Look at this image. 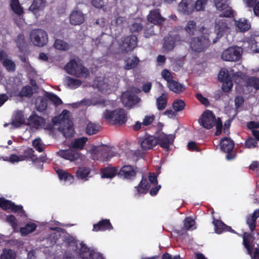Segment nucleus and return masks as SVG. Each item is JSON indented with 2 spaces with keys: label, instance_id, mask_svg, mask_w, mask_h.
<instances>
[{
  "label": "nucleus",
  "instance_id": "obj_63",
  "mask_svg": "<svg viewBox=\"0 0 259 259\" xmlns=\"http://www.w3.org/2000/svg\"><path fill=\"white\" fill-rule=\"evenodd\" d=\"M32 94V90L30 87H25L22 88L20 93L21 96H28Z\"/></svg>",
  "mask_w": 259,
  "mask_h": 259
},
{
  "label": "nucleus",
  "instance_id": "obj_15",
  "mask_svg": "<svg viewBox=\"0 0 259 259\" xmlns=\"http://www.w3.org/2000/svg\"><path fill=\"white\" fill-rule=\"evenodd\" d=\"M0 207L7 211L18 212L21 216L24 214L22 206L15 205L11 201L3 198H0Z\"/></svg>",
  "mask_w": 259,
  "mask_h": 259
},
{
  "label": "nucleus",
  "instance_id": "obj_10",
  "mask_svg": "<svg viewBox=\"0 0 259 259\" xmlns=\"http://www.w3.org/2000/svg\"><path fill=\"white\" fill-rule=\"evenodd\" d=\"M242 52L243 50L241 47H229L223 52L221 58L226 61H237L241 58Z\"/></svg>",
  "mask_w": 259,
  "mask_h": 259
},
{
  "label": "nucleus",
  "instance_id": "obj_45",
  "mask_svg": "<svg viewBox=\"0 0 259 259\" xmlns=\"http://www.w3.org/2000/svg\"><path fill=\"white\" fill-rule=\"evenodd\" d=\"M55 49L61 51H67L69 49L70 46L63 40L57 39L54 44Z\"/></svg>",
  "mask_w": 259,
  "mask_h": 259
},
{
  "label": "nucleus",
  "instance_id": "obj_18",
  "mask_svg": "<svg viewBox=\"0 0 259 259\" xmlns=\"http://www.w3.org/2000/svg\"><path fill=\"white\" fill-rule=\"evenodd\" d=\"M136 168L131 165H124L118 170V175L124 179L128 180H134L136 176Z\"/></svg>",
  "mask_w": 259,
  "mask_h": 259
},
{
  "label": "nucleus",
  "instance_id": "obj_1",
  "mask_svg": "<svg viewBox=\"0 0 259 259\" xmlns=\"http://www.w3.org/2000/svg\"><path fill=\"white\" fill-rule=\"evenodd\" d=\"M214 6L220 13L215 20L214 31L217 35L215 38L221 37L229 29V21L225 17L228 18L233 16V11L229 6V0H213Z\"/></svg>",
  "mask_w": 259,
  "mask_h": 259
},
{
  "label": "nucleus",
  "instance_id": "obj_36",
  "mask_svg": "<svg viewBox=\"0 0 259 259\" xmlns=\"http://www.w3.org/2000/svg\"><path fill=\"white\" fill-rule=\"evenodd\" d=\"M167 84L170 90L177 94L182 92L185 89V87L183 84L173 79Z\"/></svg>",
  "mask_w": 259,
  "mask_h": 259
},
{
  "label": "nucleus",
  "instance_id": "obj_20",
  "mask_svg": "<svg viewBox=\"0 0 259 259\" xmlns=\"http://www.w3.org/2000/svg\"><path fill=\"white\" fill-rule=\"evenodd\" d=\"M220 145L222 150L228 153L226 155V158L228 160L233 159L234 156L230 154L229 152L231 151L234 148V142L230 138H225L221 140Z\"/></svg>",
  "mask_w": 259,
  "mask_h": 259
},
{
  "label": "nucleus",
  "instance_id": "obj_6",
  "mask_svg": "<svg viewBox=\"0 0 259 259\" xmlns=\"http://www.w3.org/2000/svg\"><path fill=\"white\" fill-rule=\"evenodd\" d=\"M119 80V78L115 75L108 77H98L92 85L101 92L108 94L116 90Z\"/></svg>",
  "mask_w": 259,
  "mask_h": 259
},
{
  "label": "nucleus",
  "instance_id": "obj_28",
  "mask_svg": "<svg viewBox=\"0 0 259 259\" xmlns=\"http://www.w3.org/2000/svg\"><path fill=\"white\" fill-rule=\"evenodd\" d=\"M180 41L179 36L166 37L164 39L163 47L165 51H171L174 48L175 45L180 44Z\"/></svg>",
  "mask_w": 259,
  "mask_h": 259
},
{
  "label": "nucleus",
  "instance_id": "obj_57",
  "mask_svg": "<svg viewBox=\"0 0 259 259\" xmlns=\"http://www.w3.org/2000/svg\"><path fill=\"white\" fill-rule=\"evenodd\" d=\"M142 29V25L141 24V20L138 19L134 22L131 27V31L132 32H138Z\"/></svg>",
  "mask_w": 259,
  "mask_h": 259
},
{
  "label": "nucleus",
  "instance_id": "obj_43",
  "mask_svg": "<svg viewBox=\"0 0 259 259\" xmlns=\"http://www.w3.org/2000/svg\"><path fill=\"white\" fill-rule=\"evenodd\" d=\"M184 30L189 35H193L196 31V23L193 20H190L186 23Z\"/></svg>",
  "mask_w": 259,
  "mask_h": 259
},
{
  "label": "nucleus",
  "instance_id": "obj_54",
  "mask_svg": "<svg viewBox=\"0 0 259 259\" xmlns=\"http://www.w3.org/2000/svg\"><path fill=\"white\" fill-rule=\"evenodd\" d=\"M207 3V0H197L194 3V10H196L197 11L203 10Z\"/></svg>",
  "mask_w": 259,
  "mask_h": 259
},
{
  "label": "nucleus",
  "instance_id": "obj_26",
  "mask_svg": "<svg viewBox=\"0 0 259 259\" xmlns=\"http://www.w3.org/2000/svg\"><path fill=\"white\" fill-rule=\"evenodd\" d=\"M45 123L44 119L36 115H32L28 119V124L35 129L44 127Z\"/></svg>",
  "mask_w": 259,
  "mask_h": 259
},
{
  "label": "nucleus",
  "instance_id": "obj_32",
  "mask_svg": "<svg viewBox=\"0 0 259 259\" xmlns=\"http://www.w3.org/2000/svg\"><path fill=\"white\" fill-rule=\"evenodd\" d=\"M56 171L60 180L63 181L65 185H70L73 182V176L67 172L60 169H56Z\"/></svg>",
  "mask_w": 259,
  "mask_h": 259
},
{
  "label": "nucleus",
  "instance_id": "obj_21",
  "mask_svg": "<svg viewBox=\"0 0 259 259\" xmlns=\"http://www.w3.org/2000/svg\"><path fill=\"white\" fill-rule=\"evenodd\" d=\"M178 10L184 14H191L194 10V2L193 0H182L178 5Z\"/></svg>",
  "mask_w": 259,
  "mask_h": 259
},
{
  "label": "nucleus",
  "instance_id": "obj_2",
  "mask_svg": "<svg viewBox=\"0 0 259 259\" xmlns=\"http://www.w3.org/2000/svg\"><path fill=\"white\" fill-rule=\"evenodd\" d=\"M200 31L202 33L201 37H193L190 42V46L192 51L194 52L200 53L205 51L212 41L215 43L217 39L212 38V33L204 27H201Z\"/></svg>",
  "mask_w": 259,
  "mask_h": 259
},
{
  "label": "nucleus",
  "instance_id": "obj_12",
  "mask_svg": "<svg viewBox=\"0 0 259 259\" xmlns=\"http://www.w3.org/2000/svg\"><path fill=\"white\" fill-rule=\"evenodd\" d=\"M79 254L82 259H105L100 252L91 250L82 243H79Z\"/></svg>",
  "mask_w": 259,
  "mask_h": 259
},
{
  "label": "nucleus",
  "instance_id": "obj_59",
  "mask_svg": "<svg viewBox=\"0 0 259 259\" xmlns=\"http://www.w3.org/2000/svg\"><path fill=\"white\" fill-rule=\"evenodd\" d=\"M7 221L10 224L12 228L14 229V231H17V223L15 217L13 215H8L6 218Z\"/></svg>",
  "mask_w": 259,
  "mask_h": 259
},
{
  "label": "nucleus",
  "instance_id": "obj_51",
  "mask_svg": "<svg viewBox=\"0 0 259 259\" xmlns=\"http://www.w3.org/2000/svg\"><path fill=\"white\" fill-rule=\"evenodd\" d=\"M32 144L34 148L39 152H42L45 148V145L39 138L34 139L33 141Z\"/></svg>",
  "mask_w": 259,
  "mask_h": 259
},
{
  "label": "nucleus",
  "instance_id": "obj_24",
  "mask_svg": "<svg viewBox=\"0 0 259 259\" xmlns=\"http://www.w3.org/2000/svg\"><path fill=\"white\" fill-rule=\"evenodd\" d=\"M24 117L22 111H17L14 115L11 123H5L4 126L6 127L10 125L11 129L20 127L24 123Z\"/></svg>",
  "mask_w": 259,
  "mask_h": 259
},
{
  "label": "nucleus",
  "instance_id": "obj_5",
  "mask_svg": "<svg viewBox=\"0 0 259 259\" xmlns=\"http://www.w3.org/2000/svg\"><path fill=\"white\" fill-rule=\"evenodd\" d=\"M88 139L85 137H81L75 139L69 144L70 149L67 150H61L57 153L61 157L73 161L80 158H82L81 155L78 151L72 150L71 148L75 149H82L84 147Z\"/></svg>",
  "mask_w": 259,
  "mask_h": 259
},
{
  "label": "nucleus",
  "instance_id": "obj_35",
  "mask_svg": "<svg viewBox=\"0 0 259 259\" xmlns=\"http://www.w3.org/2000/svg\"><path fill=\"white\" fill-rule=\"evenodd\" d=\"M64 83L71 89H75L79 87L82 83L79 79L74 78L70 76H66L64 79Z\"/></svg>",
  "mask_w": 259,
  "mask_h": 259
},
{
  "label": "nucleus",
  "instance_id": "obj_40",
  "mask_svg": "<svg viewBox=\"0 0 259 259\" xmlns=\"http://www.w3.org/2000/svg\"><path fill=\"white\" fill-rule=\"evenodd\" d=\"M16 253L11 249L5 248L0 255V259H16Z\"/></svg>",
  "mask_w": 259,
  "mask_h": 259
},
{
  "label": "nucleus",
  "instance_id": "obj_55",
  "mask_svg": "<svg viewBox=\"0 0 259 259\" xmlns=\"http://www.w3.org/2000/svg\"><path fill=\"white\" fill-rule=\"evenodd\" d=\"M15 41L17 44L18 47L20 50L22 49V48L26 45V41L24 38V36L22 34H20L17 36Z\"/></svg>",
  "mask_w": 259,
  "mask_h": 259
},
{
  "label": "nucleus",
  "instance_id": "obj_58",
  "mask_svg": "<svg viewBox=\"0 0 259 259\" xmlns=\"http://www.w3.org/2000/svg\"><path fill=\"white\" fill-rule=\"evenodd\" d=\"M126 19L123 17H118L111 22V26H117L119 27H122V25L125 23Z\"/></svg>",
  "mask_w": 259,
  "mask_h": 259
},
{
  "label": "nucleus",
  "instance_id": "obj_4",
  "mask_svg": "<svg viewBox=\"0 0 259 259\" xmlns=\"http://www.w3.org/2000/svg\"><path fill=\"white\" fill-rule=\"evenodd\" d=\"M157 184V176L154 173H150L148 179L143 178L139 185L135 187V195L140 196L141 194L146 193L148 190L151 188L150 194L151 196H155L161 188V185Z\"/></svg>",
  "mask_w": 259,
  "mask_h": 259
},
{
  "label": "nucleus",
  "instance_id": "obj_25",
  "mask_svg": "<svg viewBox=\"0 0 259 259\" xmlns=\"http://www.w3.org/2000/svg\"><path fill=\"white\" fill-rule=\"evenodd\" d=\"M0 61L8 71L15 70L16 67L15 63L4 51L0 52Z\"/></svg>",
  "mask_w": 259,
  "mask_h": 259
},
{
  "label": "nucleus",
  "instance_id": "obj_42",
  "mask_svg": "<svg viewBox=\"0 0 259 259\" xmlns=\"http://www.w3.org/2000/svg\"><path fill=\"white\" fill-rule=\"evenodd\" d=\"M139 62V60L137 57H131L125 60L124 68L126 70H130L134 68L137 66Z\"/></svg>",
  "mask_w": 259,
  "mask_h": 259
},
{
  "label": "nucleus",
  "instance_id": "obj_17",
  "mask_svg": "<svg viewBox=\"0 0 259 259\" xmlns=\"http://www.w3.org/2000/svg\"><path fill=\"white\" fill-rule=\"evenodd\" d=\"M138 142L143 150H147L156 146L157 141L155 137L146 135L140 138Z\"/></svg>",
  "mask_w": 259,
  "mask_h": 259
},
{
  "label": "nucleus",
  "instance_id": "obj_33",
  "mask_svg": "<svg viewBox=\"0 0 259 259\" xmlns=\"http://www.w3.org/2000/svg\"><path fill=\"white\" fill-rule=\"evenodd\" d=\"M245 88L247 89V92H252L253 89L256 91L259 89V78L255 77H249L246 82Z\"/></svg>",
  "mask_w": 259,
  "mask_h": 259
},
{
  "label": "nucleus",
  "instance_id": "obj_38",
  "mask_svg": "<svg viewBox=\"0 0 259 259\" xmlns=\"http://www.w3.org/2000/svg\"><path fill=\"white\" fill-rule=\"evenodd\" d=\"M10 7L13 12L17 15L20 16L23 14V8L18 0H11Z\"/></svg>",
  "mask_w": 259,
  "mask_h": 259
},
{
  "label": "nucleus",
  "instance_id": "obj_14",
  "mask_svg": "<svg viewBox=\"0 0 259 259\" xmlns=\"http://www.w3.org/2000/svg\"><path fill=\"white\" fill-rule=\"evenodd\" d=\"M155 138L157 141L156 145H160L165 149H168L170 145L172 144L175 136L174 135H166L163 132H159Z\"/></svg>",
  "mask_w": 259,
  "mask_h": 259
},
{
  "label": "nucleus",
  "instance_id": "obj_7",
  "mask_svg": "<svg viewBox=\"0 0 259 259\" xmlns=\"http://www.w3.org/2000/svg\"><path fill=\"white\" fill-rule=\"evenodd\" d=\"M103 118L110 123L121 125L126 123L127 116L124 109L119 108L113 111L105 110Z\"/></svg>",
  "mask_w": 259,
  "mask_h": 259
},
{
  "label": "nucleus",
  "instance_id": "obj_37",
  "mask_svg": "<svg viewBox=\"0 0 259 259\" xmlns=\"http://www.w3.org/2000/svg\"><path fill=\"white\" fill-rule=\"evenodd\" d=\"M90 171L91 169L90 168L81 167L76 171V176L78 179L85 181L88 180Z\"/></svg>",
  "mask_w": 259,
  "mask_h": 259
},
{
  "label": "nucleus",
  "instance_id": "obj_41",
  "mask_svg": "<svg viewBox=\"0 0 259 259\" xmlns=\"http://www.w3.org/2000/svg\"><path fill=\"white\" fill-rule=\"evenodd\" d=\"M167 96L165 94H162L156 99V106L159 110H163L167 105Z\"/></svg>",
  "mask_w": 259,
  "mask_h": 259
},
{
  "label": "nucleus",
  "instance_id": "obj_19",
  "mask_svg": "<svg viewBox=\"0 0 259 259\" xmlns=\"http://www.w3.org/2000/svg\"><path fill=\"white\" fill-rule=\"evenodd\" d=\"M137 44V38L135 35L126 37L122 45H119V48L122 51H130L133 50Z\"/></svg>",
  "mask_w": 259,
  "mask_h": 259
},
{
  "label": "nucleus",
  "instance_id": "obj_47",
  "mask_svg": "<svg viewBox=\"0 0 259 259\" xmlns=\"http://www.w3.org/2000/svg\"><path fill=\"white\" fill-rule=\"evenodd\" d=\"M257 41L258 39L252 36L250 37L248 39V44L251 52L259 53V47L257 46Z\"/></svg>",
  "mask_w": 259,
  "mask_h": 259
},
{
  "label": "nucleus",
  "instance_id": "obj_60",
  "mask_svg": "<svg viewBox=\"0 0 259 259\" xmlns=\"http://www.w3.org/2000/svg\"><path fill=\"white\" fill-rule=\"evenodd\" d=\"M222 82L223 83L222 85V89L223 91L227 92L231 90L233 87L232 79H229L228 80L223 81Z\"/></svg>",
  "mask_w": 259,
  "mask_h": 259
},
{
  "label": "nucleus",
  "instance_id": "obj_9",
  "mask_svg": "<svg viewBox=\"0 0 259 259\" xmlns=\"http://www.w3.org/2000/svg\"><path fill=\"white\" fill-rule=\"evenodd\" d=\"M90 152L94 160L101 161H107L116 155L111 149L106 146H93Z\"/></svg>",
  "mask_w": 259,
  "mask_h": 259
},
{
  "label": "nucleus",
  "instance_id": "obj_61",
  "mask_svg": "<svg viewBox=\"0 0 259 259\" xmlns=\"http://www.w3.org/2000/svg\"><path fill=\"white\" fill-rule=\"evenodd\" d=\"M161 76L167 81V84L172 80V76L167 69H164L161 72Z\"/></svg>",
  "mask_w": 259,
  "mask_h": 259
},
{
  "label": "nucleus",
  "instance_id": "obj_39",
  "mask_svg": "<svg viewBox=\"0 0 259 259\" xmlns=\"http://www.w3.org/2000/svg\"><path fill=\"white\" fill-rule=\"evenodd\" d=\"M36 227L37 226L35 223L30 222L27 224L24 227L21 228L20 232L22 236H26L35 230Z\"/></svg>",
  "mask_w": 259,
  "mask_h": 259
},
{
  "label": "nucleus",
  "instance_id": "obj_49",
  "mask_svg": "<svg viewBox=\"0 0 259 259\" xmlns=\"http://www.w3.org/2000/svg\"><path fill=\"white\" fill-rule=\"evenodd\" d=\"M26 158V156L24 155H17L16 154H12L9 157H6L4 160L5 161H9L13 163L15 162H18L20 161H24Z\"/></svg>",
  "mask_w": 259,
  "mask_h": 259
},
{
  "label": "nucleus",
  "instance_id": "obj_31",
  "mask_svg": "<svg viewBox=\"0 0 259 259\" xmlns=\"http://www.w3.org/2000/svg\"><path fill=\"white\" fill-rule=\"evenodd\" d=\"M112 229V226L109 220L105 219L100 221L98 223L94 224L93 231H104Z\"/></svg>",
  "mask_w": 259,
  "mask_h": 259
},
{
  "label": "nucleus",
  "instance_id": "obj_30",
  "mask_svg": "<svg viewBox=\"0 0 259 259\" xmlns=\"http://www.w3.org/2000/svg\"><path fill=\"white\" fill-rule=\"evenodd\" d=\"M235 26L236 29L240 32H245L248 30L251 27L250 22L245 18H241L235 20Z\"/></svg>",
  "mask_w": 259,
  "mask_h": 259
},
{
  "label": "nucleus",
  "instance_id": "obj_23",
  "mask_svg": "<svg viewBox=\"0 0 259 259\" xmlns=\"http://www.w3.org/2000/svg\"><path fill=\"white\" fill-rule=\"evenodd\" d=\"M46 0H33L29 10L36 17L40 15L46 6Z\"/></svg>",
  "mask_w": 259,
  "mask_h": 259
},
{
  "label": "nucleus",
  "instance_id": "obj_11",
  "mask_svg": "<svg viewBox=\"0 0 259 259\" xmlns=\"http://www.w3.org/2000/svg\"><path fill=\"white\" fill-rule=\"evenodd\" d=\"M30 38L33 45L39 47L46 45L48 40L47 33L42 29H34L32 31Z\"/></svg>",
  "mask_w": 259,
  "mask_h": 259
},
{
  "label": "nucleus",
  "instance_id": "obj_50",
  "mask_svg": "<svg viewBox=\"0 0 259 259\" xmlns=\"http://www.w3.org/2000/svg\"><path fill=\"white\" fill-rule=\"evenodd\" d=\"M36 106L38 111H42L46 109L47 104L46 99L42 97H39L36 101Z\"/></svg>",
  "mask_w": 259,
  "mask_h": 259
},
{
  "label": "nucleus",
  "instance_id": "obj_44",
  "mask_svg": "<svg viewBox=\"0 0 259 259\" xmlns=\"http://www.w3.org/2000/svg\"><path fill=\"white\" fill-rule=\"evenodd\" d=\"M100 126L98 124L89 121L87 125L86 133L88 135H93L99 131Z\"/></svg>",
  "mask_w": 259,
  "mask_h": 259
},
{
  "label": "nucleus",
  "instance_id": "obj_48",
  "mask_svg": "<svg viewBox=\"0 0 259 259\" xmlns=\"http://www.w3.org/2000/svg\"><path fill=\"white\" fill-rule=\"evenodd\" d=\"M184 226L187 230H194L196 228L195 220L191 217H188L185 219Z\"/></svg>",
  "mask_w": 259,
  "mask_h": 259
},
{
  "label": "nucleus",
  "instance_id": "obj_34",
  "mask_svg": "<svg viewBox=\"0 0 259 259\" xmlns=\"http://www.w3.org/2000/svg\"><path fill=\"white\" fill-rule=\"evenodd\" d=\"M118 169L116 167H108L102 169L101 170V177L103 178H113L115 175L118 174Z\"/></svg>",
  "mask_w": 259,
  "mask_h": 259
},
{
  "label": "nucleus",
  "instance_id": "obj_53",
  "mask_svg": "<svg viewBox=\"0 0 259 259\" xmlns=\"http://www.w3.org/2000/svg\"><path fill=\"white\" fill-rule=\"evenodd\" d=\"M257 142L252 137L248 138L245 142V147L247 148L252 149L256 147Z\"/></svg>",
  "mask_w": 259,
  "mask_h": 259
},
{
  "label": "nucleus",
  "instance_id": "obj_62",
  "mask_svg": "<svg viewBox=\"0 0 259 259\" xmlns=\"http://www.w3.org/2000/svg\"><path fill=\"white\" fill-rule=\"evenodd\" d=\"M255 221L256 220L252 215H248L247 217L246 223L251 231H252L255 227Z\"/></svg>",
  "mask_w": 259,
  "mask_h": 259
},
{
  "label": "nucleus",
  "instance_id": "obj_22",
  "mask_svg": "<svg viewBox=\"0 0 259 259\" xmlns=\"http://www.w3.org/2000/svg\"><path fill=\"white\" fill-rule=\"evenodd\" d=\"M69 20L70 22L72 25H80L83 23L84 21V15L81 11L75 9L70 14Z\"/></svg>",
  "mask_w": 259,
  "mask_h": 259
},
{
  "label": "nucleus",
  "instance_id": "obj_16",
  "mask_svg": "<svg viewBox=\"0 0 259 259\" xmlns=\"http://www.w3.org/2000/svg\"><path fill=\"white\" fill-rule=\"evenodd\" d=\"M121 101L125 107H132L140 101V99L133 93L127 91L121 95Z\"/></svg>",
  "mask_w": 259,
  "mask_h": 259
},
{
  "label": "nucleus",
  "instance_id": "obj_46",
  "mask_svg": "<svg viewBox=\"0 0 259 259\" xmlns=\"http://www.w3.org/2000/svg\"><path fill=\"white\" fill-rule=\"evenodd\" d=\"M232 74L229 73L228 69L226 68H222L221 69L218 75V78L221 82L225 80H228L229 79H232Z\"/></svg>",
  "mask_w": 259,
  "mask_h": 259
},
{
  "label": "nucleus",
  "instance_id": "obj_27",
  "mask_svg": "<svg viewBox=\"0 0 259 259\" xmlns=\"http://www.w3.org/2000/svg\"><path fill=\"white\" fill-rule=\"evenodd\" d=\"M148 20L151 23L160 24L164 21V18L161 17L159 10H154L150 11L148 16Z\"/></svg>",
  "mask_w": 259,
  "mask_h": 259
},
{
  "label": "nucleus",
  "instance_id": "obj_8",
  "mask_svg": "<svg viewBox=\"0 0 259 259\" xmlns=\"http://www.w3.org/2000/svg\"><path fill=\"white\" fill-rule=\"evenodd\" d=\"M66 72L77 77L87 78L89 76V70L84 67L80 61L70 60L65 67Z\"/></svg>",
  "mask_w": 259,
  "mask_h": 259
},
{
  "label": "nucleus",
  "instance_id": "obj_52",
  "mask_svg": "<svg viewBox=\"0 0 259 259\" xmlns=\"http://www.w3.org/2000/svg\"><path fill=\"white\" fill-rule=\"evenodd\" d=\"M185 106L184 101L181 99L175 101L172 104L173 109L177 112L183 110Z\"/></svg>",
  "mask_w": 259,
  "mask_h": 259
},
{
  "label": "nucleus",
  "instance_id": "obj_13",
  "mask_svg": "<svg viewBox=\"0 0 259 259\" xmlns=\"http://www.w3.org/2000/svg\"><path fill=\"white\" fill-rule=\"evenodd\" d=\"M217 120L213 112L210 110H206L201 115L199 122L204 128L206 129L211 128Z\"/></svg>",
  "mask_w": 259,
  "mask_h": 259
},
{
  "label": "nucleus",
  "instance_id": "obj_3",
  "mask_svg": "<svg viewBox=\"0 0 259 259\" xmlns=\"http://www.w3.org/2000/svg\"><path fill=\"white\" fill-rule=\"evenodd\" d=\"M52 121L56 125H58V130L65 137H71L74 134L73 122L70 118V112L64 110L62 113L53 118Z\"/></svg>",
  "mask_w": 259,
  "mask_h": 259
},
{
  "label": "nucleus",
  "instance_id": "obj_29",
  "mask_svg": "<svg viewBox=\"0 0 259 259\" xmlns=\"http://www.w3.org/2000/svg\"><path fill=\"white\" fill-rule=\"evenodd\" d=\"M212 223L214 226L215 232L217 234H220L226 231L234 232L230 227L226 226L220 220L214 219Z\"/></svg>",
  "mask_w": 259,
  "mask_h": 259
},
{
  "label": "nucleus",
  "instance_id": "obj_64",
  "mask_svg": "<svg viewBox=\"0 0 259 259\" xmlns=\"http://www.w3.org/2000/svg\"><path fill=\"white\" fill-rule=\"evenodd\" d=\"M154 119V115L146 116L142 122L143 125L147 126L150 124Z\"/></svg>",
  "mask_w": 259,
  "mask_h": 259
},
{
  "label": "nucleus",
  "instance_id": "obj_56",
  "mask_svg": "<svg viewBox=\"0 0 259 259\" xmlns=\"http://www.w3.org/2000/svg\"><path fill=\"white\" fill-rule=\"evenodd\" d=\"M47 97L56 106L62 104V103L61 100L57 96L54 94L48 93Z\"/></svg>",
  "mask_w": 259,
  "mask_h": 259
}]
</instances>
